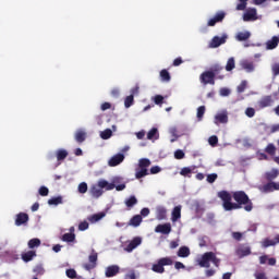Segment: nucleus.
Here are the masks:
<instances>
[{
    "instance_id": "obj_1",
    "label": "nucleus",
    "mask_w": 279,
    "mask_h": 279,
    "mask_svg": "<svg viewBox=\"0 0 279 279\" xmlns=\"http://www.w3.org/2000/svg\"><path fill=\"white\" fill-rule=\"evenodd\" d=\"M218 197L221 199L222 207L227 211L239 210L241 208H244L246 213L254 210V203H252L245 191H235L232 194L228 191H220Z\"/></svg>"
},
{
    "instance_id": "obj_2",
    "label": "nucleus",
    "mask_w": 279,
    "mask_h": 279,
    "mask_svg": "<svg viewBox=\"0 0 279 279\" xmlns=\"http://www.w3.org/2000/svg\"><path fill=\"white\" fill-rule=\"evenodd\" d=\"M221 71H223V65L219 63L213 64L209 70L204 71L199 75L201 84L204 86H208V84H210V86H215V80H223V77H226L225 75H219Z\"/></svg>"
},
{
    "instance_id": "obj_3",
    "label": "nucleus",
    "mask_w": 279,
    "mask_h": 279,
    "mask_svg": "<svg viewBox=\"0 0 279 279\" xmlns=\"http://www.w3.org/2000/svg\"><path fill=\"white\" fill-rule=\"evenodd\" d=\"M104 189L106 191H112L114 189V183H109L108 181L101 179L97 182V184L90 186L89 193L97 199L104 195Z\"/></svg>"
},
{
    "instance_id": "obj_4",
    "label": "nucleus",
    "mask_w": 279,
    "mask_h": 279,
    "mask_svg": "<svg viewBox=\"0 0 279 279\" xmlns=\"http://www.w3.org/2000/svg\"><path fill=\"white\" fill-rule=\"evenodd\" d=\"M210 263H213L215 267H219V265H221V259H219V257H217V254L213 252L204 253L198 259L199 267H204L206 269L210 267Z\"/></svg>"
},
{
    "instance_id": "obj_5",
    "label": "nucleus",
    "mask_w": 279,
    "mask_h": 279,
    "mask_svg": "<svg viewBox=\"0 0 279 279\" xmlns=\"http://www.w3.org/2000/svg\"><path fill=\"white\" fill-rule=\"evenodd\" d=\"M149 167H151V160L148 158H142L138 161V167L135 169V178L136 180H141V178H145V175H149Z\"/></svg>"
},
{
    "instance_id": "obj_6",
    "label": "nucleus",
    "mask_w": 279,
    "mask_h": 279,
    "mask_svg": "<svg viewBox=\"0 0 279 279\" xmlns=\"http://www.w3.org/2000/svg\"><path fill=\"white\" fill-rule=\"evenodd\" d=\"M173 265L171 257H162L153 265L151 269L155 274H165V267Z\"/></svg>"
},
{
    "instance_id": "obj_7",
    "label": "nucleus",
    "mask_w": 279,
    "mask_h": 279,
    "mask_svg": "<svg viewBox=\"0 0 279 279\" xmlns=\"http://www.w3.org/2000/svg\"><path fill=\"white\" fill-rule=\"evenodd\" d=\"M274 97L275 99H278V92L272 93V95L263 96L258 101L257 106L259 110H263L265 108H269L274 106Z\"/></svg>"
},
{
    "instance_id": "obj_8",
    "label": "nucleus",
    "mask_w": 279,
    "mask_h": 279,
    "mask_svg": "<svg viewBox=\"0 0 279 279\" xmlns=\"http://www.w3.org/2000/svg\"><path fill=\"white\" fill-rule=\"evenodd\" d=\"M223 19H226L225 11H218L214 17L209 19L207 22L208 27H215L217 23H223Z\"/></svg>"
},
{
    "instance_id": "obj_9",
    "label": "nucleus",
    "mask_w": 279,
    "mask_h": 279,
    "mask_svg": "<svg viewBox=\"0 0 279 279\" xmlns=\"http://www.w3.org/2000/svg\"><path fill=\"white\" fill-rule=\"evenodd\" d=\"M88 260H89L88 264H84V269H86V271H93V269L97 267V260H98L97 252L93 251L88 256Z\"/></svg>"
},
{
    "instance_id": "obj_10",
    "label": "nucleus",
    "mask_w": 279,
    "mask_h": 279,
    "mask_svg": "<svg viewBox=\"0 0 279 279\" xmlns=\"http://www.w3.org/2000/svg\"><path fill=\"white\" fill-rule=\"evenodd\" d=\"M226 40H228V35H222L221 37L215 36L209 43L210 49H217V47H221V45H226Z\"/></svg>"
},
{
    "instance_id": "obj_11",
    "label": "nucleus",
    "mask_w": 279,
    "mask_h": 279,
    "mask_svg": "<svg viewBox=\"0 0 279 279\" xmlns=\"http://www.w3.org/2000/svg\"><path fill=\"white\" fill-rule=\"evenodd\" d=\"M262 193H274V191H279V182L269 181L259 187Z\"/></svg>"
},
{
    "instance_id": "obj_12",
    "label": "nucleus",
    "mask_w": 279,
    "mask_h": 279,
    "mask_svg": "<svg viewBox=\"0 0 279 279\" xmlns=\"http://www.w3.org/2000/svg\"><path fill=\"white\" fill-rule=\"evenodd\" d=\"M123 160H125V155L119 153L109 159L108 166L109 167H119V165H121V162H123Z\"/></svg>"
},
{
    "instance_id": "obj_13",
    "label": "nucleus",
    "mask_w": 279,
    "mask_h": 279,
    "mask_svg": "<svg viewBox=\"0 0 279 279\" xmlns=\"http://www.w3.org/2000/svg\"><path fill=\"white\" fill-rule=\"evenodd\" d=\"M257 11L256 9H247L246 12L243 14V21L245 23H250V21H257Z\"/></svg>"
},
{
    "instance_id": "obj_14",
    "label": "nucleus",
    "mask_w": 279,
    "mask_h": 279,
    "mask_svg": "<svg viewBox=\"0 0 279 279\" xmlns=\"http://www.w3.org/2000/svg\"><path fill=\"white\" fill-rule=\"evenodd\" d=\"M143 243V239L141 236H135L133 240L125 246V252H134Z\"/></svg>"
},
{
    "instance_id": "obj_15",
    "label": "nucleus",
    "mask_w": 279,
    "mask_h": 279,
    "mask_svg": "<svg viewBox=\"0 0 279 279\" xmlns=\"http://www.w3.org/2000/svg\"><path fill=\"white\" fill-rule=\"evenodd\" d=\"M121 271V267L118 265L108 266L105 270L106 278H114Z\"/></svg>"
},
{
    "instance_id": "obj_16",
    "label": "nucleus",
    "mask_w": 279,
    "mask_h": 279,
    "mask_svg": "<svg viewBox=\"0 0 279 279\" xmlns=\"http://www.w3.org/2000/svg\"><path fill=\"white\" fill-rule=\"evenodd\" d=\"M215 125H219L220 123L226 124L228 123V111L219 112L214 118Z\"/></svg>"
},
{
    "instance_id": "obj_17",
    "label": "nucleus",
    "mask_w": 279,
    "mask_h": 279,
    "mask_svg": "<svg viewBox=\"0 0 279 279\" xmlns=\"http://www.w3.org/2000/svg\"><path fill=\"white\" fill-rule=\"evenodd\" d=\"M29 221V215L20 213L15 216V226H25Z\"/></svg>"
},
{
    "instance_id": "obj_18",
    "label": "nucleus",
    "mask_w": 279,
    "mask_h": 279,
    "mask_svg": "<svg viewBox=\"0 0 279 279\" xmlns=\"http://www.w3.org/2000/svg\"><path fill=\"white\" fill-rule=\"evenodd\" d=\"M279 244V234L275 235V239L271 240V239H264L263 242H262V247H274L276 245Z\"/></svg>"
},
{
    "instance_id": "obj_19",
    "label": "nucleus",
    "mask_w": 279,
    "mask_h": 279,
    "mask_svg": "<svg viewBox=\"0 0 279 279\" xmlns=\"http://www.w3.org/2000/svg\"><path fill=\"white\" fill-rule=\"evenodd\" d=\"M155 232H157L159 234H170L171 233V223L158 225L155 228Z\"/></svg>"
},
{
    "instance_id": "obj_20",
    "label": "nucleus",
    "mask_w": 279,
    "mask_h": 279,
    "mask_svg": "<svg viewBox=\"0 0 279 279\" xmlns=\"http://www.w3.org/2000/svg\"><path fill=\"white\" fill-rule=\"evenodd\" d=\"M235 254L239 258H244V256L252 254V248H250V246H241L235 251Z\"/></svg>"
},
{
    "instance_id": "obj_21",
    "label": "nucleus",
    "mask_w": 279,
    "mask_h": 279,
    "mask_svg": "<svg viewBox=\"0 0 279 279\" xmlns=\"http://www.w3.org/2000/svg\"><path fill=\"white\" fill-rule=\"evenodd\" d=\"M156 218L158 219V221L167 219V208H165L163 206H158L156 208Z\"/></svg>"
},
{
    "instance_id": "obj_22",
    "label": "nucleus",
    "mask_w": 279,
    "mask_h": 279,
    "mask_svg": "<svg viewBox=\"0 0 279 279\" xmlns=\"http://www.w3.org/2000/svg\"><path fill=\"white\" fill-rule=\"evenodd\" d=\"M141 223H143V216L135 215L130 219L128 226H132L133 228H138Z\"/></svg>"
},
{
    "instance_id": "obj_23",
    "label": "nucleus",
    "mask_w": 279,
    "mask_h": 279,
    "mask_svg": "<svg viewBox=\"0 0 279 279\" xmlns=\"http://www.w3.org/2000/svg\"><path fill=\"white\" fill-rule=\"evenodd\" d=\"M251 36L252 33H250V31L239 32L235 36V40H239V43H243L245 40H250Z\"/></svg>"
},
{
    "instance_id": "obj_24",
    "label": "nucleus",
    "mask_w": 279,
    "mask_h": 279,
    "mask_svg": "<svg viewBox=\"0 0 279 279\" xmlns=\"http://www.w3.org/2000/svg\"><path fill=\"white\" fill-rule=\"evenodd\" d=\"M278 175H279V170L274 168L269 172L265 173V179L267 180V182H274V180H276Z\"/></svg>"
},
{
    "instance_id": "obj_25",
    "label": "nucleus",
    "mask_w": 279,
    "mask_h": 279,
    "mask_svg": "<svg viewBox=\"0 0 279 279\" xmlns=\"http://www.w3.org/2000/svg\"><path fill=\"white\" fill-rule=\"evenodd\" d=\"M177 255L179 258H189V256H191V248H189V246H181Z\"/></svg>"
},
{
    "instance_id": "obj_26",
    "label": "nucleus",
    "mask_w": 279,
    "mask_h": 279,
    "mask_svg": "<svg viewBox=\"0 0 279 279\" xmlns=\"http://www.w3.org/2000/svg\"><path fill=\"white\" fill-rule=\"evenodd\" d=\"M74 138L76 141V143H78L80 145H82V143H84V141H86V133L84 130H77L74 134Z\"/></svg>"
},
{
    "instance_id": "obj_27",
    "label": "nucleus",
    "mask_w": 279,
    "mask_h": 279,
    "mask_svg": "<svg viewBox=\"0 0 279 279\" xmlns=\"http://www.w3.org/2000/svg\"><path fill=\"white\" fill-rule=\"evenodd\" d=\"M36 258V251H27L26 253L22 254V260L24 263H29Z\"/></svg>"
},
{
    "instance_id": "obj_28",
    "label": "nucleus",
    "mask_w": 279,
    "mask_h": 279,
    "mask_svg": "<svg viewBox=\"0 0 279 279\" xmlns=\"http://www.w3.org/2000/svg\"><path fill=\"white\" fill-rule=\"evenodd\" d=\"M278 44H279V37L274 36L270 40L266 43V49L268 50L276 49V47H278Z\"/></svg>"
},
{
    "instance_id": "obj_29",
    "label": "nucleus",
    "mask_w": 279,
    "mask_h": 279,
    "mask_svg": "<svg viewBox=\"0 0 279 279\" xmlns=\"http://www.w3.org/2000/svg\"><path fill=\"white\" fill-rule=\"evenodd\" d=\"M105 217H106V213L94 214V215L88 217V221L90 223H97V221H101V219L105 218Z\"/></svg>"
},
{
    "instance_id": "obj_30",
    "label": "nucleus",
    "mask_w": 279,
    "mask_h": 279,
    "mask_svg": "<svg viewBox=\"0 0 279 279\" xmlns=\"http://www.w3.org/2000/svg\"><path fill=\"white\" fill-rule=\"evenodd\" d=\"M124 204L126 208H134V206L138 204V199L136 198V196L132 195L125 199Z\"/></svg>"
},
{
    "instance_id": "obj_31",
    "label": "nucleus",
    "mask_w": 279,
    "mask_h": 279,
    "mask_svg": "<svg viewBox=\"0 0 279 279\" xmlns=\"http://www.w3.org/2000/svg\"><path fill=\"white\" fill-rule=\"evenodd\" d=\"M180 217H182V207L180 206H175L172 210V221H178V219H180Z\"/></svg>"
},
{
    "instance_id": "obj_32",
    "label": "nucleus",
    "mask_w": 279,
    "mask_h": 279,
    "mask_svg": "<svg viewBox=\"0 0 279 279\" xmlns=\"http://www.w3.org/2000/svg\"><path fill=\"white\" fill-rule=\"evenodd\" d=\"M159 134H158V129L157 128H153L148 133H147V140L148 141H158L159 138Z\"/></svg>"
},
{
    "instance_id": "obj_33",
    "label": "nucleus",
    "mask_w": 279,
    "mask_h": 279,
    "mask_svg": "<svg viewBox=\"0 0 279 279\" xmlns=\"http://www.w3.org/2000/svg\"><path fill=\"white\" fill-rule=\"evenodd\" d=\"M61 241L64 243H75V233H64Z\"/></svg>"
},
{
    "instance_id": "obj_34",
    "label": "nucleus",
    "mask_w": 279,
    "mask_h": 279,
    "mask_svg": "<svg viewBox=\"0 0 279 279\" xmlns=\"http://www.w3.org/2000/svg\"><path fill=\"white\" fill-rule=\"evenodd\" d=\"M57 160L58 162L65 160V158L69 156V151H66V149H59L57 150Z\"/></svg>"
},
{
    "instance_id": "obj_35",
    "label": "nucleus",
    "mask_w": 279,
    "mask_h": 279,
    "mask_svg": "<svg viewBox=\"0 0 279 279\" xmlns=\"http://www.w3.org/2000/svg\"><path fill=\"white\" fill-rule=\"evenodd\" d=\"M121 178H114L113 179V184H114V189L116 191H125V183H121Z\"/></svg>"
},
{
    "instance_id": "obj_36",
    "label": "nucleus",
    "mask_w": 279,
    "mask_h": 279,
    "mask_svg": "<svg viewBox=\"0 0 279 279\" xmlns=\"http://www.w3.org/2000/svg\"><path fill=\"white\" fill-rule=\"evenodd\" d=\"M34 247H40V239L34 238L28 241V248L34 250Z\"/></svg>"
},
{
    "instance_id": "obj_37",
    "label": "nucleus",
    "mask_w": 279,
    "mask_h": 279,
    "mask_svg": "<svg viewBox=\"0 0 279 279\" xmlns=\"http://www.w3.org/2000/svg\"><path fill=\"white\" fill-rule=\"evenodd\" d=\"M160 78H161V82H171V74L167 70H161Z\"/></svg>"
},
{
    "instance_id": "obj_38",
    "label": "nucleus",
    "mask_w": 279,
    "mask_h": 279,
    "mask_svg": "<svg viewBox=\"0 0 279 279\" xmlns=\"http://www.w3.org/2000/svg\"><path fill=\"white\" fill-rule=\"evenodd\" d=\"M235 66H236V63L234 61V58L233 57L229 58L226 64V71H233Z\"/></svg>"
},
{
    "instance_id": "obj_39",
    "label": "nucleus",
    "mask_w": 279,
    "mask_h": 279,
    "mask_svg": "<svg viewBox=\"0 0 279 279\" xmlns=\"http://www.w3.org/2000/svg\"><path fill=\"white\" fill-rule=\"evenodd\" d=\"M192 173H193V169L189 167H184L180 171V175H182L183 178H191Z\"/></svg>"
},
{
    "instance_id": "obj_40",
    "label": "nucleus",
    "mask_w": 279,
    "mask_h": 279,
    "mask_svg": "<svg viewBox=\"0 0 279 279\" xmlns=\"http://www.w3.org/2000/svg\"><path fill=\"white\" fill-rule=\"evenodd\" d=\"M48 204L49 206H58L62 204V196H57L48 199Z\"/></svg>"
},
{
    "instance_id": "obj_41",
    "label": "nucleus",
    "mask_w": 279,
    "mask_h": 279,
    "mask_svg": "<svg viewBox=\"0 0 279 279\" xmlns=\"http://www.w3.org/2000/svg\"><path fill=\"white\" fill-rule=\"evenodd\" d=\"M250 0H239V3L235 7V10H238L239 12L245 10L247 8V2Z\"/></svg>"
},
{
    "instance_id": "obj_42",
    "label": "nucleus",
    "mask_w": 279,
    "mask_h": 279,
    "mask_svg": "<svg viewBox=\"0 0 279 279\" xmlns=\"http://www.w3.org/2000/svg\"><path fill=\"white\" fill-rule=\"evenodd\" d=\"M111 136H112V130L110 129H107L100 133V138H102V141H108V138H111Z\"/></svg>"
},
{
    "instance_id": "obj_43",
    "label": "nucleus",
    "mask_w": 279,
    "mask_h": 279,
    "mask_svg": "<svg viewBox=\"0 0 279 279\" xmlns=\"http://www.w3.org/2000/svg\"><path fill=\"white\" fill-rule=\"evenodd\" d=\"M204 114H206V107L205 106L198 107L197 113H196L198 121H202V119H204Z\"/></svg>"
},
{
    "instance_id": "obj_44",
    "label": "nucleus",
    "mask_w": 279,
    "mask_h": 279,
    "mask_svg": "<svg viewBox=\"0 0 279 279\" xmlns=\"http://www.w3.org/2000/svg\"><path fill=\"white\" fill-rule=\"evenodd\" d=\"M125 108H132L134 106V95H130L124 99Z\"/></svg>"
},
{
    "instance_id": "obj_45",
    "label": "nucleus",
    "mask_w": 279,
    "mask_h": 279,
    "mask_svg": "<svg viewBox=\"0 0 279 279\" xmlns=\"http://www.w3.org/2000/svg\"><path fill=\"white\" fill-rule=\"evenodd\" d=\"M33 271L36 276H43L45 274V267H43V264H39L34 267Z\"/></svg>"
},
{
    "instance_id": "obj_46",
    "label": "nucleus",
    "mask_w": 279,
    "mask_h": 279,
    "mask_svg": "<svg viewBox=\"0 0 279 279\" xmlns=\"http://www.w3.org/2000/svg\"><path fill=\"white\" fill-rule=\"evenodd\" d=\"M265 151L266 154H269V156H276V146L274 144H268Z\"/></svg>"
},
{
    "instance_id": "obj_47",
    "label": "nucleus",
    "mask_w": 279,
    "mask_h": 279,
    "mask_svg": "<svg viewBox=\"0 0 279 279\" xmlns=\"http://www.w3.org/2000/svg\"><path fill=\"white\" fill-rule=\"evenodd\" d=\"M88 192V184L86 182H82L78 184V193L84 195V193Z\"/></svg>"
},
{
    "instance_id": "obj_48",
    "label": "nucleus",
    "mask_w": 279,
    "mask_h": 279,
    "mask_svg": "<svg viewBox=\"0 0 279 279\" xmlns=\"http://www.w3.org/2000/svg\"><path fill=\"white\" fill-rule=\"evenodd\" d=\"M242 69H244L245 71H248V73H252V71H254V63L244 62L242 63Z\"/></svg>"
},
{
    "instance_id": "obj_49",
    "label": "nucleus",
    "mask_w": 279,
    "mask_h": 279,
    "mask_svg": "<svg viewBox=\"0 0 279 279\" xmlns=\"http://www.w3.org/2000/svg\"><path fill=\"white\" fill-rule=\"evenodd\" d=\"M65 275L68 278H71V279L77 278V271H75V269H73V268L68 269L65 271Z\"/></svg>"
},
{
    "instance_id": "obj_50",
    "label": "nucleus",
    "mask_w": 279,
    "mask_h": 279,
    "mask_svg": "<svg viewBox=\"0 0 279 279\" xmlns=\"http://www.w3.org/2000/svg\"><path fill=\"white\" fill-rule=\"evenodd\" d=\"M154 102L156 104V106H162V104L165 102V97H162V95H156L154 97Z\"/></svg>"
},
{
    "instance_id": "obj_51",
    "label": "nucleus",
    "mask_w": 279,
    "mask_h": 279,
    "mask_svg": "<svg viewBox=\"0 0 279 279\" xmlns=\"http://www.w3.org/2000/svg\"><path fill=\"white\" fill-rule=\"evenodd\" d=\"M184 156H185V154H184V150H182V149H178L174 151L175 160H182V159H184Z\"/></svg>"
},
{
    "instance_id": "obj_52",
    "label": "nucleus",
    "mask_w": 279,
    "mask_h": 279,
    "mask_svg": "<svg viewBox=\"0 0 279 279\" xmlns=\"http://www.w3.org/2000/svg\"><path fill=\"white\" fill-rule=\"evenodd\" d=\"M245 88H247V81H242L236 90L238 93H245Z\"/></svg>"
},
{
    "instance_id": "obj_53",
    "label": "nucleus",
    "mask_w": 279,
    "mask_h": 279,
    "mask_svg": "<svg viewBox=\"0 0 279 279\" xmlns=\"http://www.w3.org/2000/svg\"><path fill=\"white\" fill-rule=\"evenodd\" d=\"M208 143L211 147H216L217 143H219V137H217V135H213L208 138Z\"/></svg>"
},
{
    "instance_id": "obj_54",
    "label": "nucleus",
    "mask_w": 279,
    "mask_h": 279,
    "mask_svg": "<svg viewBox=\"0 0 279 279\" xmlns=\"http://www.w3.org/2000/svg\"><path fill=\"white\" fill-rule=\"evenodd\" d=\"M245 114L248 117V119H252L256 114V110L252 107H248L245 110Z\"/></svg>"
},
{
    "instance_id": "obj_55",
    "label": "nucleus",
    "mask_w": 279,
    "mask_h": 279,
    "mask_svg": "<svg viewBox=\"0 0 279 279\" xmlns=\"http://www.w3.org/2000/svg\"><path fill=\"white\" fill-rule=\"evenodd\" d=\"M39 195H41V197H47V195H49V189L47 186H40Z\"/></svg>"
},
{
    "instance_id": "obj_56",
    "label": "nucleus",
    "mask_w": 279,
    "mask_h": 279,
    "mask_svg": "<svg viewBox=\"0 0 279 279\" xmlns=\"http://www.w3.org/2000/svg\"><path fill=\"white\" fill-rule=\"evenodd\" d=\"M217 178H218L217 173L208 174V175H207V182H208L209 184H214V182H216Z\"/></svg>"
},
{
    "instance_id": "obj_57",
    "label": "nucleus",
    "mask_w": 279,
    "mask_h": 279,
    "mask_svg": "<svg viewBox=\"0 0 279 279\" xmlns=\"http://www.w3.org/2000/svg\"><path fill=\"white\" fill-rule=\"evenodd\" d=\"M78 230L81 232H84V230H88V222L87 221L80 222Z\"/></svg>"
},
{
    "instance_id": "obj_58",
    "label": "nucleus",
    "mask_w": 279,
    "mask_h": 279,
    "mask_svg": "<svg viewBox=\"0 0 279 279\" xmlns=\"http://www.w3.org/2000/svg\"><path fill=\"white\" fill-rule=\"evenodd\" d=\"M160 171H162V168H160L159 166H154L150 168L151 175H156V173H160Z\"/></svg>"
},
{
    "instance_id": "obj_59",
    "label": "nucleus",
    "mask_w": 279,
    "mask_h": 279,
    "mask_svg": "<svg viewBox=\"0 0 279 279\" xmlns=\"http://www.w3.org/2000/svg\"><path fill=\"white\" fill-rule=\"evenodd\" d=\"M221 97H228L230 95V89L228 87H222L220 89Z\"/></svg>"
},
{
    "instance_id": "obj_60",
    "label": "nucleus",
    "mask_w": 279,
    "mask_h": 279,
    "mask_svg": "<svg viewBox=\"0 0 279 279\" xmlns=\"http://www.w3.org/2000/svg\"><path fill=\"white\" fill-rule=\"evenodd\" d=\"M232 239H234V241H241V239H243V233L232 232Z\"/></svg>"
},
{
    "instance_id": "obj_61",
    "label": "nucleus",
    "mask_w": 279,
    "mask_h": 279,
    "mask_svg": "<svg viewBox=\"0 0 279 279\" xmlns=\"http://www.w3.org/2000/svg\"><path fill=\"white\" fill-rule=\"evenodd\" d=\"M254 277L256 279H267V275L265 272H255Z\"/></svg>"
},
{
    "instance_id": "obj_62",
    "label": "nucleus",
    "mask_w": 279,
    "mask_h": 279,
    "mask_svg": "<svg viewBox=\"0 0 279 279\" xmlns=\"http://www.w3.org/2000/svg\"><path fill=\"white\" fill-rule=\"evenodd\" d=\"M272 75H279V64L276 63L272 65Z\"/></svg>"
},
{
    "instance_id": "obj_63",
    "label": "nucleus",
    "mask_w": 279,
    "mask_h": 279,
    "mask_svg": "<svg viewBox=\"0 0 279 279\" xmlns=\"http://www.w3.org/2000/svg\"><path fill=\"white\" fill-rule=\"evenodd\" d=\"M186 266L182 264V262H175L174 263V269H185Z\"/></svg>"
},
{
    "instance_id": "obj_64",
    "label": "nucleus",
    "mask_w": 279,
    "mask_h": 279,
    "mask_svg": "<svg viewBox=\"0 0 279 279\" xmlns=\"http://www.w3.org/2000/svg\"><path fill=\"white\" fill-rule=\"evenodd\" d=\"M124 279H136V274L134 271L126 274Z\"/></svg>"
}]
</instances>
